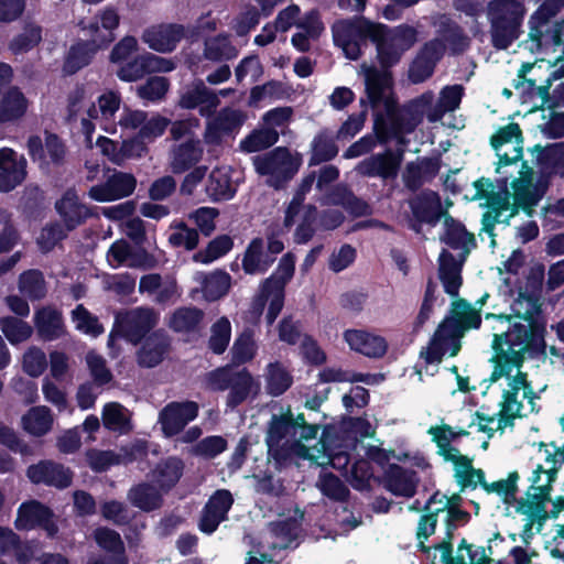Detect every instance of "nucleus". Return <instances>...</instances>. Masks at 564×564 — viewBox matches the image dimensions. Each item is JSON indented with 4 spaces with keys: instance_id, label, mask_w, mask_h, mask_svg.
I'll list each match as a JSON object with an SVG mask.
<instances>
[{
    "instance_id": "nucleus-1",
    "label": "nucleus",
    "mask_w": 564,
    "mask_h": 564,
    "mask_svg": "<svg viewBox=\"0 0 564 564\" xmlns=\"http://www.w3.org/2000/svg\"><path fill=\"white\" fill-rule=\"evenodd\" d=\"M431 93L422 95L399 105L394 98H386V113H377L373 121V131L380 144L392 139L404 143V134H410L423 122L426 109L432 106Z\"/></svg>"
},
{
    "instance_id": "nucleus-2",
    "label": "nucleus",
    "mask_w": 564,
    "mask_h": 564,
    "mask_svg": "<svg viewBox=\"0 0 564 564\" xmlns=\"http://www.w3.org/2000/svg\"><path fill=\"white\" fill-rule=\"evenodd\" d=\"M252 164L258 175L268 176V186L281 191L296 175L302 160L299 156H293L286 147H276L269 152L253 156Z\"/></svg>"
},
{
    "instance_id": "nucleus-3",
    "label": "nucleus",
    "mask_w": 564,
    "mask_h": 564,
    "mask_svg": "<svg viewBox=\"0 0 564 564\" xmlns=\"http://www.w3.org/2000/svg\"><path fill=\"white\" fill-rule=\"evenodd\" d=\"M524 12L523 4L518 0H491L487 4V18L492 35H517Z\"/></svg>"
},
{
    "instance_id": "nucleus-4",
    "label": "nucleus",
    "mask_w": 564,
    "mask_h": 564,
    "mask_svg": "<svg viewBox=\"0 0 564 564\" xmlns=\"http://www.w3.org/2000/svg\"><path fill=\"white\" fill-rule=\"evenodd\" d=\"M446 53V44L440 37L425 42L409 64L408 79L417 85L429 80Z\"/></svg>"
},
{
    "instance_id": "nucleus-5",
    "label": "nucleus",
    "mask_w": 564,
    "mask_h": 564,
    "mask_svg": "<svg viewBox=\"0 0 564 564\" xmlns=\"http://www.w3.org/2000/svg\"><path fill=\"white\" fill-rule=\"evenodd\" d=\"M404 158V150L386 149L381 153L371 154L360 161L357 165V172L365 177H379L383 181L397 178Z\"/></svg>"
},
{
    "instance_id": "nucleus-6",
    "label": "nucleus",
    "mask_w": 564,
    "mask_h": 564,
    "mask_svg": "<svg viewBox=\"0 0 564 564\" xmlns=\"http://www.w3.org/2000/svg\"><path fill=\"white\" fill-rule=\"evenodd\" d=\"M14 527L19 531H30L36 528L46 531L53 538L58 532L52 509L37 500L24 501L18 509Z\"/></svg>"
},
{
    "instance_id": "nucleus-7",
    "label": "nucleus",
    "mask_w": 564,
    "mask_h": 564,
    "mask_svg": "<svg viewBox=\"0 0 564 564\" xmlns=\"http://www.w3.org/2000/svg\"><path fill=\"white\" fill-rule=\"evenodd\" d=\"M247 120L246 113L231 107L221 108L206 122L204 141L208 145H220L224 137L236 134Z\"/></svg>"
},
{
    "instance_id": "nucleus-8",
    "label": "nucleus",
    "mask_w": 564,
    "mask_h": 564,
    "mask_svg": "<svg viewBox=\"0 0 564 564\" xmlns=\"http://www.w3.org/2000/svg\"><path fill=\"white\" fill-rule=\"evenodd\" d=\"M199 406L195 401H172L159 414L162 432L167 437L180 434L198 415Z\"/></svg>"
},
{
    "instance_id": "nucleus-9",
    "label": "nucleus",
    "mask_w": 564,
    "mask_h": 564,
    "mask_svg": "<svg viewBox=\"0 0 564 564\" xmlns=\"http://www.w3.org/2000/svg\"><path fill=\"white\" fill-rule=\"evenodd\" d=\"M414 223L410 226L415 232L421 231V225L435 226L445 215L441 197L437 192L424 189L409 200Z\"/></svg>"
},
{
    "instance_id": "nucleus-10",
    "label": "nucleus",
    "mask_w": 564,
    "mask_h": 564,
    "mask_svg": "<svg viewBox=\"0 0 564 564\" xmlns=\"http://www.w3.org/2000/svg\"><path fill=\"white\" fill-rule=\"evenodd\" d=\"M26 477L34 485L65 489L72 485L74 473L61 463L42 459L26 468Z\"/></svg>"
},
{
    "instance_id": "nucleus-11",
    "label": "nucleus",
    "mask_w": 564,
    "mask_h": 564,
    "mask_svg": "<svg viewBox=\"0 0 564 564\" xmlns=\"http://www.w3.org/2000/svg\"><path fill=\"white\" fill-rule=\"evenodd\" d=\"M377 482L397 497L412 498L417 491L420 479L417 473L399 464H389Z\"/></svg>"
},
{
    "instance_id": "nucleus-12",
    "label": "nucleus",
    "mask_w": 564,
    "mask_h": 564,
    "mask_svg": "<svg viewBox=\"0 0 564 564\" xmlns=\"http://www.w3.org/2000/svg\"><path fill=\"white\" fill-rule=\"evenodd\" d=\"M137 187V178L131 173L115 171L105 183L94 185L88 195L96 202H113L130 196Z\"/></svg>"
},
{
    "instance_id": "nucleus-13",
    "label": "nucleus",
    "mask_w": 564,
    "mask_h": 564,
    "mask_svg": "<svg viewBox=\"0 0 564 564\" xmlns=\"http://www.w3.org/2000/svg\"><path fill=\"white\" fill-rule=\"evenodd\" d=\"M232 503L234 498L229 490H216L202 510L198 529L205 534L214 533L219 524L228 519Z\"/></svg>"
},
{
    "instance_id": "nucleus-14",
    "label": "nucleus",
    "mask_w": 564,
    "mask_h": 564,
    "mask_svg": "<svg viewBox=\"0 0 564 564\" xmlns=\"http://www.w3.org/2000/svg\"><path fill=\"white\" fill-rule=\"evenodd\" d=\"M334 35H415L409 25L398 26L393 33L381 23H373L365 18L340 20L333 25Z\"/></svg>"
},
{
    "instance_id": "nucleus-15",
    "label": "nucleus",
    "mask_w": 564,
    "mask_h": 564,
    "mask_svg": "<svg viewBox=\"0 0 564 564\" xmlns=\"http://www.w3.org/2000/svg\"><path fill=\"white\" fill-rule=\"evenodd\" d=\"M55 209L68 231L75 230L94 215L91 208L79 202L78 195L73 188L66 189L55 202Z\"/></svg>"
},
{
    "instance_id": "nucleus-16",
    "label": "nucleus",
    "mask_w": 564,
    "mask_h": 564,
    "mask_svg": "<svg viewBox=\"0 0 564 564\" xmlns=\"http://www.w3.org/2000/svg\"><path fill=\"white\" fill-rule=\"evenodd\" d=\"M171 348V339L163 329L150 333L137 351V364L141 368H154L160 365Z\"/></svg>"
},
{
    "instance_id": "nucleus-17",
    "label": "nucleus",
    "mask_w": 564,
    "mask_h": 564,
    "mask_svg": "<svg viewBox=\"0 0 564 564\" xmlns=\"http://www.w3.org/2000/svg\"><path fill=\"white\" fill-rule=\"evenodd\" d=\"M419 37H369L376 45L377 59L381 68L390 69L399 64L403 54L409 51Z\"/></svg>"
},
{
    "instance_id": "nucleus-18",
    "label": "nucleus",
    "mask_w": 564,
    "mask_h": 564,
    "mask_svg": "<svg viewBox=\"0 0 564 564\" xmlns=\"http://www.w3.org/2000/svg\"><path fill=\"white\" fill-rule=\"evenodd\" d=\"M99 50L100 45L96 42L95 37L87 40L79 39V41L70 45L64 57L62 66L63 74L65 76H73L87 67Z\"/></svg>"
},
{
    "instance_id": "nucleus-19",
    "label": "nucleus",
    "mask_w": 564,
    "mask_h": 564,
    "mask_svg": "<svg viewBox=\"0 0 564 564\" xmlns=\"http://www.w3.org/2000/svg\"><path fill=\"white\" fill-rule=\"evenodd\" d=\"M344 339L351 350L370 358H380L387 352L386 339L366 330L347 329L344 333Z\"/></svg>"
},
{
    "instance_id": "nucleus-20",
    "label": "nucleus",
    "mask_w": 564,
    "mask_h": 564,
    "mask_svg": "<svg viewBox=\"0 0 564 564\" xmlns=\"http://www.w3.org/2000/svg\"><path fill=\"white\" fill-rule=\"evenodd\" d=\"M366 94L372 108L384 104V94L393 86V76L390 69L369 66L365 69Z\"/></svg>"
},
{
    "instance_id": "nucleus-21",
    "label": "nucleus",
    "mask_w": 564,
    "mask_h": 564,
    "mask_svg": "<svg viewBox=\"0 0 564 564\" xmlns=\"http://www.w3.org/2000/svg\"><path fill=\"white\" fill-rule=\"evenodd\" d=\"M203 153L200 140L194 137L175 145L172 150L171 171L174 174H182L194 169L202 160Z\"/></svg>"
},
{
    "instance_id": "nucleus-22",
    "label": "nucleus",
    "mask_w": 564,
    "mask_h": 564,
    "mask_svg": "<svg viewBox=\"0 0 564 564\" xmlns=\"http://www.w3.org/2000/svg\"><path fill=\"white\" fill-rule=\"evenodd\" d=\"M444 224L445 236L442 241L454 250L462 249L459 257L462 261H465L471 249L477 247L474 234L469 232L463 223L449 215L445 217Z\"/></svg>"
},
{
    "instance_id": "nucleus-23",
    "label": "nucleus",
    "mask_w": 564,
    "mask_h": 564,
    "mask_svg": "<svg viewBox=\"0 0 564 564\" xmlns=\"http://www.w3.org/2000/svg\"><path fill=\"white\" fill-rule=\"evenodd\" d=\"M438 276L443 284L445 293L456 297L463 284L462 268L464 261H458L448 250L443 249L440 258Z\"/></svg>"
},
{
    "instance_id": "nucleus-24",
    "label": "nucleus",
    "mask_w": 564,
    "mask_h": 564,
    "mask_svg": "<svg viewBox=\"0 0 564 564\" xmlns=\"http://www.w3.org/2000/svg\"><path fill=\"white\" fill-rule=\"evenodd\" d=\"M228 390L226 405L234 410L246 402L251 394L256 397L259 392V384L254 381L251 372L247 368H242L236 370Z\"/></svg>"
},
{
    "instance_id": "nucleus-25",
    "label": "nucleus",
    "mask_w": 564,
    "mask_h": 564,
    "mask_svg": "<svg viewBox=\"0 0 564 564\" xmlns=\"http://www.w3.org/2000/svg\"><path fill=\"white\" fill-rule=\"evenodd\" d=\"M220 100L218 96L210 89H208L202 82L194 88L186 90L180 98L178 105L184 109H195L198 106L199 113L203 117H210Z\"/></svg>"
},
{
    "instance_id": "nucleus-26",
    "label": "nucleus",
    "mask_w": 564,
    "mask_h": 564,
    "mask_svg": "<svg viewBox=\"0 0 564 564\" xmlns=\"http://www.w3.org/2000/svg\"><path fill=\"white\" fill-rule=\"evenodd\" d=\"M184 468V462L177 456L162 458L152 470L153 481L163 494H167L182 478Z\"/></svg>"
},
{
    "instance_id": "nucleus-27",
    "label": "nucleus",
    "mask_w": 564,
    "mask_h": 564,
    "mask_svg": "<svg viewBox=\"0 0 564 564\" xmlns=\"http://www.w3.org/2000/svg\"><path fill=\"white\" fill-rule=\"evenodd\" d=\"M37 335L46 341L62 337L65 333L63 314L52 306H43L34 314Z\"/></svg>"
},
{
    "instance_id": "nucleus-28",
    "label": "nucleus",
    "mask_w": 564,
    "mask_h": 564,
    "mask_svg": "<svg viewBox=\"0 0 564 564\" xmlns=\"http://www.w3.org/2000/svg\"><path fill=\"white\" fill-rule=\"evenodd\" d=\"M535 153L536 165L549 175L564 176V142L535 144L531 150Z\"/></svg>"
},
{
    "instance_id": "nucleus-29",
    "label": "nucleus",
    "mask_w": 564,
    "mask_h": 564,
    "mask_svg": "<svg viewBox=\"0 0 564 564\" xmlns=\"http://www.w3.org/2000/svg\"><path fill=\"white\" fill-rule=\"evenodd\" d=\"M29 100L18 86H10L0 98V124L13 123L22 119Z\"/></svg>"
},
{
    "instance_id": "nucleus-30",
    "label": "nucleus",
    "mask_w": 564,
    "mask_h": 564,
    "mask_svg": "<svg viewBox=\"0 0 564 564\" xmlns=\"http://www.w3.org/2000/svg\"><path fill=\"white\" fill-rule=\"evenodd\" d=\"M274 261V257L265 254L263 239L256 237L248 243L241 265L246 274L253 275L257 273H265Z\"/></svg>"
},
{
    "instance_id": "nucleus-31",
    "label": "nucleus",
    "mask_w": 564,
    "mask_h": 564,
    "mask_svg": "<svg viewBox=\"0 0 564 564\" xmlns=\"http://www.w3.org/2000/svg\"><path fill=\"white\" fill-rule=\"evenodd\" d=\"M131 505L144 512L154 511L163 503L162 491L149 482L134 485L128 492Z\"/></svg>"
},
{
    "instance_id": "nucleus-32",
    "label": "nucleus",
    "mask_w": 564,
    "mask_h": 564,
    "mask_svg": "<svg viewBox=\"0 0 564 564\" xmlns=\"http://www.w3.org/2000/svg\"><path fill=\"white\" fill-rule=\"evenodd\" d=\"M53 422L52 411L45 405L33 406L22 416L24 431L36 437L46 435L52 430Z\"/></svg>"
},
{
    "instance_id": "nucleus-33",
    "label": "nucleus",
    "mask_w": 564,
    "mask_h": 564,
    "mask_svg": "<svg viewBox=\"0 0 564 564\" xmlns=\"http://www.w3.org/2000/svg\"><path fill=\"white\" fill-rule=\"evenodd\" d=\"M286 436L296 437V433L293 430L292 411L290 409L281 415L273 414L270 420L265 435V443L269 451L278 448Z\"/></svg>"
},
{
    "instance_id": "nucleus-34",
    "label": "nucleus",
    "mask_w": 564,
    "mask_h": 564,
    "mask_svg": "<svg viewBox=\"0 0 564 564\" xmlns=\"http://www.w3.org/2000/svg\"><path fill=\"white\" fill-rule=\"evenodd\" d=\"M338 154V147L335 143L333 134L327 130H321L311 143L310 166H315L324 162H329Z\"/></svg>"
},
{
    "instance_id": "nucleus-35",
    "label": "nucleus",
    "mask_w": 564,
    "mask_h": 564,
    "mask_svg": "<svg viewBox=\"0 0 564 564\" xmlns=\"http://www.w3.org/2000/svg\"><path fill=\"white\" fill-rule=\"evenodd\" d=\"M216 30L215 20L203 18L195 28H185L177 23H161L149 28L143 35H200L204 32H213Z\"/></svg>"
},
{
    "instance_id": "nucleus-36",
    "label": "nucleus",
    "mask_w": 564,
    "mask_h": 564,
    "mask_svg": "<svg viewBox=\"0 0 564 564\" xmlns=\"http://www.w3.org/2000/svg\"><path fill=\"white\" fill-rule=\"evenodd\" d=\"M204 312L196 306L178 307L172 314L169 326L175 333H191L198 329Z\"/></svg>"
},
{
    "instance_id": "nucleus-37",
    "label": "nucleus",
    "mask_w": 564,
    "mask_h": 564,
    "mask_svg": "<svg viewBox=\"0 0 564 564\" xmlns=\"http://www.w3.org/2000/svg\"><path fill=\"white\" fill-rule=\"evenodd\" d=\"M19 207L28 219H39L45 209V194L43 189L39 185H26L20 197Z\"/></svg>"
},
{
    "instance_id": "nucleus-38",
    "label": "nucleus",
    "mask_w": 564,
    "mask_h": 564,
    "mask_svg": "<svg viewBox=\"0 0 564 564\" xmlns=\"http://www.w3.org/2000/svg\"><path fill=\"white\" fill-rule=\"evenodd\" d=\"M534 3L541 0H532ZM564 8V0H544L530 18L528 35H543L542 26L546 25Z\"/></svg>"
},
{
    "instance_id": "nucleus-39",
    "label": "nucleus",
    "mask_w": 564,
    "mask_h": 564,
    "mask_svg": "<svg viewBox=\"0 0 564 564\" xmlns=\"http://www.w3.org/2000/svg\"><path fill=\"white\" fill-rule=\"evenodd\" d=\"M279 141V133L273 128L256 129L240 141V149L246 153L267 150Z\"/></svg>"
},
{
    "instance_id": "nucleus-40",
    "label": "nucleus",
    "mask_w": 564,
    "mask_h": 564,
    "mask_svg": "<svg viewBox=\"0 0 564 564\" xmlns=\"http://www.w3.org/2000/svg\"><path fill=\"white\" fill-rule=\"evenodd\" d=\"M204 56L208 61H230L238 55L237 47L230 42V37H204Z\"/></svg>"
},
{
    "instance_id": "nucleus-41",
    "label": "nucleus",
    "mask_w": 564,
    "mask_h": 564,
    "mask_svg": "<svg viewBox=\"0 0 564 564\" xmlns=\"http://www.w3.org/2000/svg\"><path fill=\"white\" fill-rule=\"evenodd\" d=\"M292 383V376L279 361L268 365L267 391L270 395H282L291 388Z\"/></svg>"
},
{
    "instance_id": "nucleus-42",
    "label": "nucleus",
    "mask_w": 564,
    "mask_h": 564,
    "mask_svg": "<svg viewBox=\"0 0 564 564\" xmlns=\"http://www.w3.org/2000/svg\"><path fill=\"white\" fill-rule=\"evenodd\" d=\"M234 248V240L229 235H219L210 240L204 250H199L194 260L200 263H212L226 256Z\"/></svg>"
},
{
    "instance_id": "nucleus-43",
    "label": "nucleus",
    "mask_w": 564,
    "mask_h": 564,
    "mask_svg": "<svg viewBox=\"0 0 564 564\" xmlns=\"http://www.w3.org/2000/svg\"><path fill=\"white\" fill-rule=\"evenodd\" d=\"M453 318L458 321L463 332L478 329L481 326L480 310H476L465 299H458L452 304Z\"/></svg>"
},
{
    "instance_id": "nucleus-44",
    "label": "nucleus",
    "mask_w": 564,
    "mask_h": 564,
    "mask_svg": "<svg viewBox=\"0 0 564 564\" xmlns=\"http://www.w3.org/2000/svg\"><path fill=\"white\" fill-rule=\"evenodd\" d=\"M0 329L12 345L28 340L33 333L32 327L26 322L14 316L1 317Z\"/></svg>"
},
{
    "instance_id": "nucleus-45",
    "label": "nucleus",
    "mask_w": 564,
    "mask_h": 564,
    "mask_svg": "<svg viewBox=\"0 0 564 564\" xmlns=\"http://www.w3.org/2000/svg\"><path fill=\"white\" fill-rule=\"evenodd\" d=\"M206 192L214 202L229 200L236 194L230 177L219 171L209 174Z\"/></svg>"
},
{
    "instance_id": "nucleus-46",
    "label": "nucleus",
    "mask_w": 564,
    "mask_h": 564,
    "mask_svg": "<svg viewBox=\"0 0 564 564\" xmlns=\"http://www.w3.org/2000/svg\"><path fill=\"white\" fill-rule=\"evenodd\" d=\"M19 290L33 301L44 297L46 290L43 273L36 269L21 273L19 278Z\"/></svg>"
},
{
    "instance_id": "nucleus-47",
    "label": "nucleus",
    "mask_w": 564,
    "mask_h": 564,
    "mask_svg": "<svg viewBox=\"0 0 564 564\" xmlns=\"http://www.w3.org/2000/svg\"><path fill=\"white\" fill-rule=\"evenodd\" d=\"M230 275L224 270H216L205 275L202 285L205 296L209 301H216L227 294L230 286Z\"/></svg>"
},
{
    "instance_id": "nucleus-48",
    "label": "nucleus",
    "mask_w": 564,
    "mask_h": 564,
    "mask_svg": "<svg viewBox=\"0 0 564 564\" xmlns=\"http://www.w3.org/2000/svg\"><path fill=\"white\" fill-rule=\"evenodd\" d=\"M28 162L23 155L20 161L0 170V192L9 193L23 183L26 178Z\"/></svg>"
},
{
    "instance_id": "nucleus-49",
    "label": "nucleus",
    "mask_w": 564,
    "mask_h": 564,
    "mask_svg": "<svg viewBox=\"0 0 564 564\" xmlns=\"http://www.w3.org/2000/svg\"><path fill=\"white\" fill-rule=\"evenodd\" d=\"M148 62V53L137 55L120 64L116 75L120 80L126 83L137 82L150 74Z\"/></svg>"
},
{
    "instance_id": "nucleus-50",
    "label": "nucleus",
    "mask_w": 564,
    "mask_h": 564,
    "mask_svg": "<svg viewBox=\"0 0 564 564\" xmlns=\"http://www.w3.org/2000/svg\"><path fill=\"white\" fill-rule=\"evenodd\" d=\"M104 426L113 432L128 433L131 430L130 420L123 412V406L117 402L107 403L102 409Z\"/></svg>"
},
{
    "instance_id": "nucleus-51",
    "label": "nucleus",
    "mask_w": 564,
    "mask_h": 564,
    "mask_svg": "<svg viewBox=\"0 0 564 564\" xmlns=\"http://www.w3.org/2000/svg\"><path fill=\"white\" fill-rule=\"evenodd\" d=\"M463 97V87L460 85L446 86L441 91L440 102L443 109L435 108L427 115L431 122L438 121L445 111H454L459 107Z\"/></svg>"
},
{
    "instance_id": "nucleus-52",
    "label": "nucleus",
    "mask_w": 564,
    "mask_h": 564,
    "mask_svg": "<svg viewBox=\"0 0 564 564\" xmlns=\"http://www.w3.org/2000/svg\"><path fill=\"white\" fill-rule=\"evenodd\" d=\"M371 480L377 481V477L373 475V468L369 460L358 459L351 466L350 473V485L357 491H370Z\"/></svg>"
},
{
    "instance_id": "nucleus-53",
    "label": "nucleus",
    "mask_w": 564,
    "mask_h": 564,
    "mask_svg": "<svg viewBox=\"0 0 564 564\" xmlns=\"http://www.w3.org/2000/svg\"><path fill=\"white\" fill-rule=\"evenodd\" d=\"M231 337V324L225 316L217 319L212 326V335L208 340L209 349L221 355L226 351Z\"/></svg>"
},
{
    "instance_id": "nucleus-54",
    "label": "nucleus",
    "mask_w": 564,
    "mask_h": 564,
    "mask_svg": "<svg viewBox=\"0 0 564 564\" xmlns=\"http://www.w3.org/2000/svg\"><path fill=\"white\" fill-rule=\"evenodd\" d=\"M520 479L519 473L513 470L508 474L507 479H500L494 482L484 485V490L487 494H497L502 496L505 503H511L516 500V495L519 490L518 481Z\"/></svg>"
},
{
    "instance_id": "nucleus-55",
    "label": "nucleus",
    "mask_w": 564,
    "mask_h": 564,
    "mask_svg": "<svg viewBox=\"0 0 564 564\" xmlns=\"http://www.w3.org/2000/svg\"><path fill=\"white\" fill-rule=\"evenodd\" d=\"M170 89V80L163 76H151L137 89L138 96L147 101L156 102L164 99Z\"/></svg>"
},
{
    "instance_id": "nucleus-56",
    "label": "nucleus",
    "mask_w": 564,
    "mask_h": 564,
    "mask_svg": "<svg viewBox=\"0 0 564 564\" xmlns=\"http://www.w3.org/2000/svg\"><path fill=\"white\" fill-rule=\"evenodd\" d=\"M253 330L246 328L235 340L231 352L232 360L236 364H246L251 361L256 356V343Z\"/></svg>"
},
{
    "instance_id": "nucleus-57",
    "label": "nucleus",
    "mask_w": 564,
    "mask_h": 564,
    "mask_svg": "<svg viewBox=\"0 0 564 564\" xmlns=\"http://www.w3.org/2000/svg\"><path fill=\"white\" fill-rule=\"evenodd\" d=\"M66 228L63 227V225L58 221H53L46 224L36 239V243L40 248V250L44 253L51 252L54 250V248L66 239L67 237Z\"/></svg>"
},
{
    "instance_id": "nucleus-58",
    "label": "nucleus",
    "mask_w": 564,
    "mask_h": 564,
    "mask_svg": "<svg viewBox=\"0 0 564 564\" xmlns=\"http://www.w3.org/2000/svg\"><path fill=\"white\" fill-rule=\"evenodd\" d=\"M72 317L76 323V328L85 334L97 337L104 333V326L99 323L98 317L93 315L83 304H78L72 311Z\"/></svg>"
},
{
    "instance_id": "nucleus-59",
    "label": "nucleus",
    "mask_w": 564,
    "mask_h": 564,
    "mask_svg": "<svg viewBox=\"0 0 564 564\" xmlns=\"http://www.w3.org/2000/svg\"><path fill=\"white\" fill-rule=\"evenodd\" d=\"M529 175H531V170H529ZM531 177H522V178H516L511 183V187L514 192L513 198L514 204H510V214L509 217H514L518 212L519 207H522L523 209H529L532 204H534V200L531 197V193L529 191Z\"/></svg>"
},
{
    "instance_id": "nucleus-60",
    "label": "nucleus",
    "mask_w": 564,
    "mask_h": 564,
    "mask_svg": "<svg viewBox=\"0 0 564 564\" xmlns=\"http://www.w3.org/2000/svg\"><path fill=\"white\" fill-rule=\"evenodd\" d=\"M178 231L170 235L169 242L175 248L184 247L187 251L197 248L199 242L198 230L187 226L185 221H178L173 226Z\"/></svg>"
},
{
    "instance_id": "nucleus-61",
    "label": "nucleus",
    "mask_w": 564,
    "mask_h": 564,
    "mask_svg": "<svg viewBox=\"0 0 564 564\" xmlns=\"http://www.w3.org/2000/svg\"><path fill=\"white\" fill-rule=\"evenodd\" d=\"M518 317L528 322L529 325L522 323H514L508 332H506V345L510 347L523 346L530 335H532V322H536L530 312L518 314Z\"/></svg>"
},
{
    "instance_id": "nucleus-62",
    "label": "nucleus",
    "mask_w": 564,
    "mask_h": 564,
    "mask_svg": "<svg viewBox=\"0 0 564 564\" xmlns=\"http://www.w3.org/2000/svg\"><path fill=\"white\" fill-rule=\"evenodd\" d=\"M319 488L325 497L337 502H346L350 496L348 487L333 473L322 477Z\"/></svg>"
},
{
    "instance_id": "nucleus-63",
    "label": "nucleus",
    "mask_w": 564,
    "mask_h": 564,
    "mask_svg": "<svg viewBox=\"0 0 564 564\" xmlns=\"http://www.w3.org/2000/svg\"><path fill=\"white\" fill-rule=\"evenodd\" d=\"M336 203L352 217L370 216L372 214L371 206L362 198L356 196L352 191L345 189L338 194Z\"/></svg>"
},
{
    "instance_id": "nucleus-64",
    "label": "nucleus",
    "mask_w": 564,
    "mask_h": 564,
    "mask_svg": "<svg viewBox=\"0 0 564 564\" xmlns=\"http://www.w3.org/2000/svg\"><path fill=\"white\" fill-rule=\"evenodd\" d=\"M456 529L445 527V535L443 540L433 545L434 551L441 552V562L443 564H467L464 555L457 552V555L454 556V538H455ZM477 564V563H473ZM481 564V563H478Z\"/></svg>"
}]
</instances>
